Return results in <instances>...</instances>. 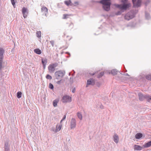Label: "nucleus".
Here are the masks:
<instances>
[{
	"mask_svg": "<svg viewBox=\"0 0 151 151\" xmlns=\"http://www.w3.org/2000/svg\"><path fill=\"white\" fill-rule=\"evenodd\" d=\"M127 1V0H122V2L124 4L118 5L115 4L114 5L116 7L121 9L126 10L131 6V4H125L126 3Z\"/></svg>",
	"mask_w": 151,
	"mask_h": 151,
	"instance_id": "f257e3e1",
	"label": "nucleus"
},
{
	"mask_svg": "<svg viewBox=\"0 0 151 151\" xmlns=\"http://www.w3.org/2000/svg\"><path fill=\"white\" fill-rule=\"evenodd\" d=\"M99 2L103 5V8L105 10L108 11L110 10L111 4L110 0H102Z\"/></svg>",
	"mask_w": 151,
	"mask_h": 151,
	"instance_id": "f03ea898",
	"label": "nucleus"
},
{
	"mask_svg": "<svg viewBox=\"0 0 151 151\" xmlns=\"http://www.w3.org/2000/svg\"><path fill=\"white\" fill-rule=\"evenodd\" d=\"M58 65L57 63H53L49 65L48 67V70L50 73L53 72L55 70V68Z\"/></svg>",
	"mask_w": 151,
	"mask_h": 151,
	"instance_id": "7ed1b4c3",
	"label": "nucleus"
},
{
	"mask_svg": "<svg viewBox=\"0 0 151 151\" xmlns=\"http://www.w3.org/2000/svg\"><path fill=\"white\" fill-rule=\"evenodd\" d=\"M55 75L57 79L61 78L64 75V73L62 71L59 70L56 72Z\"/></svg>",
	"mask_w": 151,
	"mask_h": 151,
	"instance_id": "20e7f679",
	"label": "nucleus"
},
{
	"mask_svg": "<svg viewBox=\"0 0 151 151\" xmlns=\"http://www.w3.org/2000/svg\"><path fill=\"white\" fill-rule=\"evenodd\" d=\"M71 98L69 96L65 95L64 96L62 99V101L63 103H65L71 102Z\"/></svg>",
	"mask_w": 151,
	"mask_h": 151,
	"instance_id": "39448f33",
	"label": "nucleus"
},
{
	"mask_svg": "<svg viewBox=\"0 0 151 151\" xmlns=\"http://www.w3.org/2000/svg\"><path fill=\"white\" fill-rule=\"evenodd\" d=\"M134 6L138 7L140 6L141 0H137L136 2V0H132Z\"/></svg>",
	"mask_w": 151,
	"mask_h": 151,
	"instance_id": "423d86ee",
	"label": "nucleus"
},
{
	"mask_svg": "<svg viewBox=\"0 0 151 151\" xmlns=\"http://www.w3.org/2000/svg\"><path fill=\"white\" fill-rule=\"evenodd\" d=\"M22 12L23 14V17L24 18H26L28 14L27 8L25 7H23L22 9Z\"/></svg>",
	"mask_w": 151,
	"mask_h": 151,
	"instance_id": "0eeeda50",
	"label": "nucleus"
},
{
	"mask_svg": "<svg viewBox=\"0 0 151 151\" xmlns=\"http://www.w3.org/2000/svg\"><path fill=\"white\" fill-rule=\"evenodd\" d=\"M134 17V15L133 14H130V13H127L125 16V19L127 20H129L132 19Z\"/></svg>",
	"mask_w": 151,
	"mask_h": 151,
	"instance_id": "6e6552de",
	"label": "nucleus"
},
{
	"mask_svg": "<svg viewBox=\"0 0 151 151\" xmlns=\"http://www.w3.org/2000/svg\"><path fill=\"white\" fill-rule=\"evenodd\" d=\"M76 120L73 118H72L70 121V128L71 129H73L76 127Z\"/></svg>",
	"mask_w": 151,
	"mask_h": 151,
	"instance_id": "1a4fd4ad",
	"label": "nucleus"
},
{
	"mask_svg": "<svg viewBox=\"0 0 151 151\" xmlns=\"http://www.w3.org/2000/svg\"><path fill=\"white\" fill-rule=\"evenodd\" d=\"M62 127V124H58L56 125V129H53V131L55 132H57L60 130Z\"/></svg>",
	"mask_w": 151,
	"mask_h": 151,
	"instance_id": "9d476101",
	"label": "nucleus"
},
{
	"mask_svg": "<svg viewBox=\"0 0 151 151\" xmlns=\"http://www.w3.org/2000/svg\"><path fill=\"white\" fill-rule=\"evenodd\" d=\"M41 11L43 14L46 15L48 12L47 9L45 6H43L41 8Z\"/></svg>",
	"mask_w": 151,
	"mask_h": 151,
	"instance_id": "9b49d317",
	"label": "nucleus"
},
{
	"mask_svg": "<svg viewBox=\"0 0 151 151\" xmlns=\"http://www.w3.org/2000/svg\"><path fill=\"white\" fill-rule=\"evenodd\" d=\"M95 84L94 80L92 79H90L87 81L86 87L87 86L89 85H93Z\"/></svg>",
	"mask_w": 151,
	"mask_h": 151,
	"instance_id": "f8f14e48",
	"label": "nucleus"
},
{
	"mask_svg": "<svg viewBox=\"0 0 151 151\" xmlns=\"http://www.w3.org/2000/svg\"><path fill=\"white\" fill-rule=\"evenodd\" d=\"M134 150H140L144 148L143 146H141L137 145H135L134 146Z\"/></svg>",
	"mask_w": 151,
	"mask_h": 151,
	"instance_id": "ddd939ff",
	"label": "nucleus"
},
{
	"mask_svg": "<svg viewBox=\"0 0 151 151\" xmlns=\"http://www.w3.org/2000/svg\"><path fill=\"white\" fill-rule=\"evenodd\" d=\"M47 63V60L46 58L42 59V63L43 65L44 69H45Z\"/></svg>",
	"mask_w": 151,
	"mask_h": 151,
	"instance_id": "4468645a",
	"label": "nucleus"
},
{
	"mask_svg": "<svg viewBox=\"0 0 151 151\" xmlns=\"http://www.w3.org/2000/svg\"><path fill=\"white\" fill-rule=\"evenodd\" d=\"M114 140L116 143H118L119 141L118 136L116 134H115L113 137Z\"/></svg>",
	"mask_w": 151,
	"mask_h": 151,
	"instance_id": "2eb2a0df",
	"label": "nucleus"
},
{
	"mask_svg": "<svg viewBox=\"0 0 151 151\" xmlns=\"http://www.w3.org/2000/svg\"><path fill=\"white\" fill-rule=\"evenodd\" d=\"M142 137V134L141 133H137L135 135V137L137 139H139Z\"/></svg>",
	"mask_w": 151,
	"mask_h": 151,
	"instance_id": "dca6fc26",
	"label": "nucleus"
},
{
	"mask_svg": "<svg viewBox=\"0 0 151 151\" xmlns=\"http://www.w3.org/2000/svg\"><path fill=\"white\" fill-rule=\"evenodd\" d=\"M59 101L58 99H56L53 101V105L54 107H56L57 106V104Z\"/></svg>",
	"mask_w": 151,
	"mask_h": 151,
	"instance_id": "f3484780",
	"label": "nucleus"
},
{
	"mask_svg": "<svg viewBox=\"0 0 151 151\" xmlns=\"http://www.w3.org/2000/svg\"><path fill=\"white\" fill-rule=\"evenodd\" d=\"M34 52L40 55L41 54L42 51L39 49L37 48L34 50Z\"/></svg>",
	"mask_w": 151,
	"mask_h": 151,
	"instance_id": "a211bd4d",
	"label": "nucleus"
},
{
	"mask_svg": "<svg viewBox=\"0 0 151 151\" xmlns=\"http://www.w3.org/2000/svg\"><path fill=\"white\" fill-rule=\"evenodd\" d=\"M143 146L144 148L150 146H151V141L145 144Z\"/></svg>",
	"mask_w": 151,
	"mask_h": 151,
	"instance_id": "6ab92c4d",
	"label": "nucleus"
},
{
	"mask_svg": "<svg viewBox=\"0 0 151 151\" xmlns=\"http://www.w3.org/2000/svg\"><path fill=\"white\" fill-rule=\"evenodd\" d=\"M139 99L140 101H142L145 97L141 94H139Z\"/></svg>",
	"mask_w": 151,
	"mask_h": 151,
	"instance_id": "aec40b11",
	"label": "nucleus"
},
{
	"mask_svg": "<svg viewBox=\"0 0 151 151\" xmlns=\"http://www.w3.org/2000/svg\"><path fill=\"white\" fill-rule=\"evenodd\" d=\"M4 51V50L3 48H0V57H3Z\"/></svg>",
	"mask_w": 151,
	"mask_h": 151,
	"instance_id": "412c9836",
	"label": "nucleus"
},
{
	"mask_svg": "<svg viewBox=\"0 0 151 151\" xmlns=\"http://www.w3.org/2000/svg\"><path fill=\"white\" fill-rule=\"evenodd\" d=\"M111 73L113 75H115L117 74V71L115 69H113L111 71Z\"/></svg>",
	"mask_w": 151,
	"mask_h": 151,
	"instance_id": "4be33fe9",
	"label": "nucleus"
},
{
	"mask_svg": "<svg viewBox=\"0 0 151 151\" xmlns=\"http://www.w3.org/2000/svg\"><path fill=\"white\" fill-rule=\"evenodd\" d=\"M77 115L78 118L80 119V120H81L82 119V116L81 113L80 112L77 113Z\"/></svg>",
	"mask_w": 151,
	"mask_h": 151,
	"instance_id": "5701e85b",
	"label": "nucleus"
},
{
	"mask_svg": "<svg viewBox=\"0 0 151 151\" xmlns=\"http://www.w3.org/2000/svg\"><path fill=\"white\" fill-rule=\"evenodd\" d=\"M22 93L20 91L18 92L17 93V97L18 98H20L22 96Z\"/></svg>",
	"mask_w": 151,
	"mask_h": 151,
	"instance_id": "b1692460",
	"label": "nucleus"
},
{
	"mask_svg": "<svg viewBox=\"0 0 151 151\" xmlns=\"http://www.w3.org/2000/svg\"><path fill=\"white\" fill-rule=\"evenodd\" d=\"M36 35L37 37H40L41 36V32L40 31H37L36 32Z\"/></svg>",
	"mask_w": 151,
	"mask_h": 151,
	"instance_id": "393cba45",
	"label": "nucleus"
},
{
	"mask_svg": "<svg viewBox=\"0 0 151 151\" xmlns=\"http://www.w3.org/2000/svg\"><path fill=\"white\" fill-rule=\"evenodd\" d=\"M70 15L68 14H64L63 15V19H66L68 17L70 16Z\"/></svg>",
	"mask_w": 151,
	"mask_h": 151,
	"instance_id": "a878e982",
	"label": "nucleus"
},
{
	"mask_svg": "<svg viewBox=\"0 0 151 151\" xmlns=\"http://www.w3.org/2000/svg\"><path fill=\"white\" fill-rule=\"evenodd\" d=\"M64 3L65 4L68 6L71 3V1L70 0H69L68 1H65L64 2Z\"/></svg>",
	"mask_w": 151,
	"mask_h": 151,
	"instance_id": "bb28decb",
	"label": "nucleus"
},
{
	"mask_svg": "<svg viewBox=\"0 0 151 151\" xmlns=\"http://www.w3.org/2000/svg\"><path fill=\"white\" fill-rule=\"evenodd\" d=\"M46 78L47 79L51 80L52 79V77L49 74H47V75L46 76Z\"/></svg>",
	"mask_w": 151,
	"mask_h": 151,
	"instance_id": "cd10ccee",
	"label": "nucleus"
},
{
	"mask_svg": "<svg viewBox=\"0 0 151 151\" xmlns=\"http://www.w3.org/2000/svg\"><path fill=\"white\" fill-rule=\"evenodd\" d=\"M104 74V73L103 72H101L99 74L97 77L99 78L101 77L102 76H103Z\"/></svg>",
	"mask_w": 151,
	"mask_h": 151,
	"instance_id": "c85d7f7f",
	"label": "nucleus"
},
{
	"mask_svg": "<svg viewBox=\"0 0 151 151\" xmlns=\"http://www.w3.org/2000/svg\"><path fill=\"white\" fill-rule=\"evenodd\" d=\"M146 78L148 80H151V75H149L146 76Z\"/></svg>",
	"mask_w": 151,
	"mask_h": 151,
	"instance_id": "c756f323",
	"label": "nucleus"
},
{
	"mask_svg": "<svg viewBox=\"0 0 151 151\" xmlns=\"http://www.w3.org/2000/svg\"><path fill=\"white\" fill-rule=\"evenodd\" d=\"M11 1L12 5L14 6L15 4V0H11Z\"/></svg>",
	"mask_w": 151,
	"mask_h": 151,
	"instance_id": "7c9ffc66",
	"label": "nucleus"
},
{
	"mask_svg": "<svg viewBox=\"0 0 151 151\" xmlns=\"http://www.w3.org/2000/svg\"><path fill=\"white\" fill-rule=\"evenodd\" d=\"M49 87L50 89H52L53 88V86L52 84L50 83L49 84Z\"/></svg>",
	"mask_w": 151,
	"mask_h": 151,
	"instance_id": "2f4dec72",
	"label": "nucleus"
},
{
	"mask_svg": "<svg viewBox=\"0 0 151 151\" xmlns=\"http://www.w3.org/2000/svg\"><path fill=\"white\" fill-rule=\"evenodd\" d=\"M50 43L52 46L53 47L54 44V42L53 41H51L50 42Z\"/></svg>",
	"mask_w": 151,
	"mask_h": 151,
	"instance_id": "473e14b6",
	"label": "nucleus"
},
{
	"mask_svg": "<svg viewBox=\"0 0 151 151\" xmlns=\"http://www.w3.org/2000/svg\"><path fill=\"white\" fill-rule=\"evenodd\" d=\"M3 58V57H0V63H2V60Z\"/></svg>",
	"mask_w": 151,
	"mask_h": 151,
	"instance_id": "72a5a7b5",
	"label": "nucleus"
},
{
	"mask_svg": "<svg viewBox=\"0 0 151 151\" xmlns=\"http://www.w3.org/2000/svg\"><path fill=\"white\" fill-rule=\"evenodd\" d=\"M66 115H64L63 116V119L61 120L60 121V122H61L63 121L64 120L65 118H66Z\"/></svg>",
	"mask_w": 151,
	"mask_h": 151,
	"instance_id": "f704fd0d",
	"label": "nucleus"
},
{
	"mask_svg": "<svg viewBox=\"0 0 151 151\" xmlns=\"http://www.w3.org/2000/svg\"><path fill=\"white\" fill-rule=\"evenodd\" d=\"M2 68V63H0V70H1Z\"/></svg>",
	"mask_w": 151,
	"mask_h": 151,
	"instance_id": "c9c22d12",
	"label": "nucleus"
},
{
	"mask_svg": "<svg viewBox=\"0 0 151 151\" xmlns=\"http://www.w3.org/2000/svg\"><path fill=\"white\" fill-rule=\"evenodd\" d=\"M75 88H74L73 89V91H72V92L73 93H74L75 92Z\"/></svg>",
	"mask_w": 151,
	"mask_h": 151,
	"instance_id": "e433bc0d",
	"label": "nucleus"
},
{
	"mask_svg": "<svg viewBox=\"0 0 151 151\" xmlns=\"http://www.w3.org/2000/svg\"><path fill=\"white\" fill-rule=\"evenodd\" d=\"M121 14V13L120 12H119V13H118L117 14V15H119V14Z\"/></svg>",
	"mask_w": 151,
	"mask_h": 151,
	"instance_id": "4c0bfd02",
	"label": "nucleus"
},
{
	"mask_svg": "<svg viewBox=\"0 0 151 151\" xmlns=\"http://www.w3.org/2000/svg\"><path fill=\"white\" fill-rule=\"evenodd\" d=\"M94 74H91V75H93Z\"/></svg>",
	"mask_w": 151,
	"mask_h": 151,
	"instance_id": "58836bf2",
	"label": "nucleus"
},
{
	"mask_svg": "<svg viewBox=\"0 0 151 151\" xmlns=\"http://www.w3.org/2000/svg\"><path fill=\"white\" fill-rule=\"evenodd\" d=\"M150 100H151V97L150 98Z\"/></svg>",
	"mask_w": 151,
	"mask_h": 151,
	"instance_id": "ea45409f",
	"label": "nucleus"
}]
</instances>
